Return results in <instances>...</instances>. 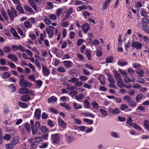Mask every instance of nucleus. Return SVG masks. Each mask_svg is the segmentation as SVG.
Listing matches in <instances>:
<instances>
[{"mask_svg":"<svg viewBox=\"0 0 149 149\" xmlns=\"http://www.w3.org/2000/svg\"><path fill=\"white\" fill-rule=\"evenodd\" d=\"M49 17L52 20H55L57 19V17L56 15L55 14H52L49 15Z\"/></svg>","mask_w":149,"mask_h":149,"instance_id":"64","label":"nucleus"},{"mask_svg":"<svg viewBox=\"0 0 149 149\" xmlns=\"http://www.w3.org/2000/svg\"><path fill=\"white\" fill-rule=\"evenodd\" d=\"M145 127L149 130V121L148 120H145L143 122Z\"/></svg>","mask_w":149,"mask_h":149,"instance_id":"38","label":"nucleus"},{"mask_svg":"<svg viewBox=\"0 0 149 149\" xmlns=\"http://www.w3.org/2000/svg\"><path fill=\"white\" fill-rule=\"evenodd\" d=\"M141 23L143 27H146L149 23V20L147 18L144 17L142 19Z\"/></svg>","mask_w":149,"mask_h":149,"instance_id":"11","label":"nucleus"},{"mask_svg":"<svg viewBox=\"0 0 149 149\" xmlns=\"http://www.w3.org/2000/svg\"><path fill=\"white\" fill-rule=\"evenodd\" d=\"M7 57L9 59L12 60L14 62H16L17 61V58L15 55L9 54L7 56Z\"/></svg>","mask_w":149,"mask_h":149,"instance_id":"13","label":"nucleus"},{"mask_svg":"<svg viewBox=\"0 0 149 149\" xmlns=\"http://www.w3.org/2000/svg\"><path fill=\"white\" fill-rule=\"evenodd\" d=\"M24 25L26 28L28 29L31 28V27L29 22L28 21H26L24 22Z\"/></svg>","mask_w":149,"mask_h":149,"instance_id":"44","label":"nucleus"},{"mask_svg":"<svg viewBox=\"0 0 149 149\" xmlns=\"http://www.w3.org/2000/svg\"><path fill=\"white\" fill-rule=\"evenodd\" d=\"M54 29V27L50 26L49 27L46 29L47 32L49 35V36H51L53 35Z\"/></svg>","mask_w":149,"mask_h":149,"instance_id":"8","label":"nucleus"},{"mask_svg":"<svg viewBox=\"0 0 149 149\" xmlns=\"http://www.w3.org/2000/svg\"><path fill=\"white\" fill-rule=\"evenodd\" d=\"M127 72L130 74L131 76H132L134 72V71L131 68H129L127 69Z\"/></svg>","mask_w":149,"mask_h":149,"instance_id":"54","label":"nucleus"},{"mask_svg":"<svg viewBox=\"0 0 149 149\" xmlns=\"http://www.w3.org/2000/svg\"><path fill=\"white\" fill-rule=\"evenodd\" d=\"M42 140V137H37L31 139L29 140V142L31 143H38Z\"/></svg>","mask_w":149,"mask_h":149,"instance_id":"6","label":"nucleus"},{"mask_svg":"<svg viewBox=\"0 0 149 149\" xmlns=\"http://www.w3.org/2000/svg\"><path fill=\"white\" fill-rule=\"evenodd\" d=\"M132 99L131 97L128 95H126L125 96L124 98V101L127 102L128 103Z\"/></svg>","mask_w":149,"mask_h":149,"instance_id":"39","label":"nucleus"},{"mask_svg":"<svg viewBox=\"0 0 149 149\" xmlns=\"http://www.w3.org/2000/svg\"><path fill=\"white\" fill-rule=\"evenodd\" d=\"M133 121L132 118L131 117H128L127 119V124L129 125H130L132 126L133 123H132Z\"/></svg>","mask_w":149,"mask_h":149,"instance_id":"35","label":"nucleus"},{"mask_svg":"<svg viewBox=\"0 0 149 149\" xmlns=\"http://www.w3.org/2000/svg\"><path fill=\"white\" fill-rule=\"evenodd\" d=\"M10 8V10L9 9L7 10V13L10 20L13 21L14 20V17L17 16V12L13 7H11Z\"/></svg>","mask_w":149,"mask_h":149,"instance_id":"2","label":"nucleus"},{"mask_svg":"<svg viewBox=\"0 0 149 149\" xmlns=\"http://www.w3.org/2000/svg\"><path fill=\"white\" fill-rule=\"evenodd\" d=\"M110 2H109V1L107 0L104 3L103 8V10L106 9L108 6H109Z\"/></svg>","mask_w":149,"mask_h":149,"instance_id":"48","label":"nucleus"},{"mask_svg":"<svg viewBox=\"0 0 149 149\" xmlns=\"http://www.w3.org/2000/svg\"><path fill=\"white\" fill-rule=\"evenodd\" d=\"M79 80V79L74 77L71 79L68 80V82H71L72 83H75L76 82Z\"/></svg>","mask_w":149,"mask_h":149,"instance_id":"49","label":"nucleus"},{"mask_svg":"<svg viewBox=\"0 0 149 149\" xmlns=\"http://www.w3.org/2000/svg\"><path fill=\"white\" fill-rule=\"evenodd\" d=\"M57 100V98L54 96H52L49 98L48 100L49 103H55Z\"/></svg>","mask_w":149,"mask_h":149,"instance_id":"18","label":"nucleus"},{"mask_svg":"<svg viewBox=\"0 0 149 149\" xmlns=\"http://www.w3.org/2000/svg\"><path fill=\"white\" fill-rule=\"evenodd\" d=\"M58 123L59 125L63 128H65L66 126V123L63 119L60 118H59L58 120Z\"/></svg>","mask_w":149,"mask_h":149,"instance_id":"9","label":"nucleus"},{"mask_svg":"<svg viewBox=\"0 0 149 149\" xmlns=\"http://www.w3.org/2000/svg\"><path fill=\"white\" fill-rule=\"evenodd\" d=\"M132 46L134 47H136L137 49H140L142 47V45L141 43L137 42H133L132 44Z\"/></svg>","mask_w":149,"mask_h":149,"instance_id":"12","label":"nucleus"},{"mask_svg":"<svg viewBox=\"0 0 149 149\" xmlns=\"http://www.w3.org/2000/svg\"><path fill=\"white\" fill-rule=\"evenodd\" d=\"M21 99V100L22 101L26 102L30 100V97L29 95H23Z\"/></svg>","mask_w":149,"mask_h":149,"instance_id":"19","label":"nucleus"},{"mask_svg":"<svg viewBox=\"0 0 149 149\" xmlns=\"http://www.w3.org/2000/svg\"><path fill=\"white\" fill-rule=\"evenodd\" d=\"M30 124L31 125V130L32 131V134L33 135H34L35 134V133H36V131H34V121L32 120H30Z\"/></svg>","mask_w":149,"mask_h":149,"instance_id":"26","label":"nucleus"},{"mask_svg":"<svg viewBox=\"0 0 149 149\" xmlns=\"http://www.w3.org/2000/svg\"><path fill=\"white\" fill-rule=\"evenodd\" d=\"M51 137V141L53 143L58 144L59 143L60 138L58 134L56 133L55 134H52Z\"/></svg>","mask_w":149,"mask_h":149,"instance_id":"3","label":"nucleus"},{"mask_svg":"<svg viewBox=\"0 0 149 149\" xmlns=\"http://www.w3.org/2000/svg\"><path fill=\"white\" fill-rule=\"evenodd\" d=\"M74 107L75 109H80L82 107V106L79 104H77V103H74Z\"/></svg>","mask_w":149,"mask_h":149,"instance_id":"52","label":"nucleus"},{"mask_svg":"<svg viewBox=\"0 0 149 149\" xmlns=\"http://www.w3.org/2000/svg\"><path fill=\"white\" fill-rule=\"evenodd\" d=\"M113 72L114 76L116 81L118 80H121L122 79L120 74L116 70L114 71Z\"/></svg>","mask_w":149,"mask_h":149,"instance_id":"10","label":"nucleus"},{"mask_svg":"<svg viewBox=\"0 0 149 149\" xmlns=\"http://www.w3.org/2000/svg\"><path fill=\"white\" fill-rule=\"evenodd\" d=\"M100 111L102 115L104 116H107V113L105 110L102 109H100Z\"/></svg>","mask_w":149,"mask_h":149,"instance_id":"46","label":"nucleus"},{"mask_svg":"<svg viewBox=\"0 0 149 149\" xmlns=\"http://www.w3.org/2000/svg\"><path fill=\"white\" fill-rule=\"evenodd\" d=\"M10 76L9 73L7 72H5L3 74V77L4 79H7L9 78Z\"/></svg>","mask_w":149,"mask_h":149,"instance_id":"51","label":"nucleus"},{"mask_svg":"<svg viewBox=\"0 0 149 149\" xmlns=\"http://www.w3.org/2000/svg\"><path fill=\"white\" fill-rule=\"evenodd\" d=\"M92 105L93 107L96 109H98L99 106L98 104L95 101L94 102L92 103Z\"/></svg>","mask_w":149,"mask_h":149,"instance_id":"57","label":"nucleus"},{"mask_svg":"<svg viewBox=\"0 0 149 149\" xmlns=\"http://www.w3.org/2000/svg\"><path fill=\"white\" fill-rule=\"evenodd\" d=\"M86 55L88 58L89 60H91V56L90 54V52L89 50H86L85 52Z\"/></svg>","mask_w":149,"mask_h":149,"instance_id":"41","label":"nucleus"},{"mask_svg":"<svg viewBox=\"0 0 149 149\" xmlns=\"http://www.w3.org/2000/svg\"><path fill=\"white\" fill-rule=\"evenodd\" d=\"M16 9L21 13H24V10L21 6L20 4L17 6Z\"/></svg>","mask_w":149,"mask_h":149,"instance_id":"31","label":"nucleus"},{"mask_svg":"<svg viewBox=\"0 0 149 149\" xmlns=\"http://www.w3.org/2000/svg\"><path fill=\"white\" fill-rule=\"evenodd\" d=\"M40 123L39 122L37 121L36 123L35 124V128H34V131H36V133L35 134H36L38 130H39L40 128Z\"/></svg>","mask_w":149,"mask_h":149,"instance_id":"24","label":"nucleus"},{"mask_svg":"<svg viewBox=\"0 0 149 149\" xmlns=\"http://www.w3.org/2000/svg\"><path fill=\"white\" fill-rule=\"evenodd\" d=\"M90 28L89 25L87 23H85L82 26V29L83 32L86 33Z\"/></svg>","mask_w":149,"mask_h":149,"instance_id":"7","label":"nucleus"},{"mask_svg":"<svg viewBox=\"0 0 149 149\" xmlns=\"http://www.w3.org/2000/svg\"><path fill=\"white\" fill-rule=\"evenodd\" d=\"M75 138L72 136H68L66 137L67 141L70 143L75 140Z\"/></svg>","mask_w":149,"mask_h":149,"instance_id":"22","label":"nucleus"},{"mask_svg":"<svg viewBox=\"0 0 149 149\" xmlns=\"http://www.w3.org/2000/svg\"><path fill=\"white\" fill-rule=\"evenodd\" d=\"M118 65L121 66H123L127 65L126 61H124L122 59H119L118 61Z\"/></svg>","mask_w":149,"mask_h":149,"instance_id":"23","label":"nucleus"},{"mask_svg":"<svg viewBox=\"0 0 149 149\" xmlns=\"http://www.w3.org/2000/svg\"><path fill=\"white\" fill-rule=\"evenodd\" d=\"M108 79L109 82L111 83H115V81L112 75L109 73L108 74Z\"/></svg>","mask_w":149,"mask_h":149,"instance_id":"27","label":"nucleus"},{"mask_svg":"<svg viewBox=\"0 0 149 149\" xmlns=\"http://www.w3.org/2000/svg\"><path fill=\"white\" fill-rule=\"evenodd\" d=\"M113 59V57L112 56H110L106 58V62L107 63H112Z\"/></svg>","mask_w":149,"mask_h":149,"instance_id":"29","label":"nucleus"},{"mask_svg":"<svg viewBox=\"0 0 149 149\" xmlns=\"http://www.w3.org/2000/svg\"><path fill=\"white\" fill-rule=\"evenodd\" d=\"M64 65L67 68L71 67L73 65V63L69 61H65L63 62Z\"/></svg>","mask_w":149,"mask_h":149,"instance_id":"15","label":"nucleus"},{"mask_svg":"<svg viewBox=\"0 0 149 149\" xmlns=\"http://www.w3.org/2000/svg\"><path fill=\"white\" fill-rule=\"evenodd\" d=\"M63 10V8H59L56 10V15L58 17H59Z\"/></svg>","mask_w":149,"mask_h":149,"instance_id":"42","label":"nucleus"},{"mask_svg":"<svg viewBox=\"0 0 149 149\" xmlns=\"http://www.w3.org/2000/svg\"><path fill=\"white\" fill-rule=\"evenodd\" d=\"M9 87L11 89V91L12 92H14L16 90V88L13 84H11L9 86Z\"/></svg>","mask_w":149,"mask_h":149,"instance_id":"45","label":"nucleus"},{"mask_svg":"<svg viewBox=\"0 0 149 149\" xmlns=\"http://www.w3.org/2000/svg\"><path fill=\"white\" fill-rule=\"evenodd\" d=\"M87 7L85 5H83L81 6H79L77 7V11H80L82 10L86 9Z\"/></svg>","mask_w":149,"mask_h":149,"instance_id":"34","label":"nucleus"},{"mask_svg":"<svg viewBox=\"0 0 149 149\" xmlns=\"http://www.w3.org/2000/svg\"><path fill=\"white\" fill-rule=\"evenodd\" d=\"M84 103L85 104V106H84V108L86 107V108H88L90 107V104L88 100H85L84 102Z\"/></svg>","mask_w":149,"mask_h":149,"instance_id":"61","label":"nucleus"},{"mask_svg":"<svg viewBox=\"0 0 149 149\" xmlns=\"http://www.w3.org/2000/svg\"><path fill=\"white\" fill-rule=\"evenodd\" d=\"M143 97V95L142 94H138L135 98V99L137 102L139 101Z\"/></svg>","mask_w":149,"mask_h":149,"instance_id":"43","label":"nucleus"},{"mask_svg":"<svg viewBox=\"0 0 149 149\" xmlns=\"http://www.w3.org/2000/svg\"><path fill=\"white\" fill-rule=\"evenodd\" d=\"M140 13L142 16L144 17H148V13L146 11V10L143 8L140 9Z\"/></svg>","mask_w":149,"mask_h":149,"instance_id":"17","label":"nucleus"},{"mask_svg":"<svg viewBox=\"0 0 149 149\" xmlns=\"http://www.w3.org/2000/svg\"><path fill=\"white\" fill-rule=\"evenodd\" d=\"M10 31L15 37H19V36L17 35V33L14 28H11Z\"/></svg>","mask_w":149,"mask_h":149,"instance_id":"33","label":"nucleus"},{"mask_svg":"<svg viewBox=\"0 0 149 149\" xmlns=\"http://www.w3.org/2000/svg\"><path fill=\"white\" fill-rule=\"evenodd\" d=\"M28 92L29 90L26 88H22L19 90V93L21 94H26Z\"/></svg>","mask_w":149,"mask_h":149,"instance_id":"20","label":"nucleus"},{"mask_svg":"<svg viewBox=\"0 0 149 149\" xmlns=\"http://www.w3.org/2000/svg\"><path fill=\"white\" fill-rule=\"evenodd\" d=\"M29 2L30 3V5L36 11H38V10L37 6L33 0H29Z\"/></svg>","mask_w":149,"mask_h":149,"instance_id":"16","label":"nucleus"},{"mask_svg":"<svg viewBox=\"0 0 149 149\" xmlns=\"http://www.w3.org/2000/svg\"><path fill=\"white\" fill-rule=\"evenodd\" d=\"M43 74L45 76H48L50 74V70L47 67L43 65H42Z\"/></svg>","mask_w":149,"mask_h":149,"instance_id":"5","label":"nucleus"},{"mask_svg":"<svg viewBox=\"0 0 149 149\" xmlns=\"http://www.w3.org/2000/svg\"><path fill=\"white\" fill-rule=\"evenodd\" d=\"M111 137H113L114 138H118L119 137L118 135L115 132H112L111 134Z\"/></svg>","mask_w":149,"mask_h":149,"instance_id":"59","label":"nucleus"},{"mask_svg":"<svg viewBox=\"0 0 149 149\" xmlns=\"http://www.w3.org/2000/svg\"><path fill=\"white\" fill-rule=\"evenodd\" d=\"M81 114L84 115L85 117L89 116L93 118H95V116L93 114L87 111L84 113H81Z\"/></svg>","mask_w":149,"mask_h":149,"instance_id":"21","label":"nucleus"},{"mask_svg":"<svg viewBox=\"0 0 149 149\" xmlns=\"http://www.w3.org/2000/svg\"><path fill=\"white\" fill-rule=\"evenodd\" d=\"M6 149H12L14 147V146L10 143L9 144H7L5 145Z\"/></svg>","mask_w":149,"mask_h":149,"instance_id":"60","label":"nucleus"},{"mask_svg":"<svg viewBox=\"0 0 149 149\" xmlns=\"http://www.w3.org/2000/svg\"><path fill=\"white\" fill-rule=\"evenodd\" d=\"M41 111L39 109L36 110L34 113V116L38 120L41 117Z\"/></svg>","mask_w":149,"mask_h":149,"instance_id":"14","label":"nucleus"},{"mask_svg":"<svg viewBox=\"0 0 149 149\" xmlns=\"http://www.w3.org/2000/svg\"><path fill=\"white\" fill-rule=\"evenodd\" d=\"M108 113L110 114L114 115H118L120 112L119 109L117 107L114 108L109 107L108 108Z\"/></svg>","mask_w":149,"mask_h":149,"instance_id":"4","label":"nucleus"},{"mask_svg":"<svg viewBox=\"0 0 149 149\" xmlns=\"http://www.w3.org/2000/svg\"><path fill=\"white\" fill-rule=\"evenodd\" d=\"M24 8L27 12H29L31 14H33V11L30 6L26 5L24 6Z\"/></svg>","mask_w":149,"mask_h":149,"instance_id":"25","label":"nucleus"},{"mask_svg":"<svg viewBox=\"0 0 149 149\" xmlns=\"http://www.w3.org/2000/svg\"><path fill=\"white\" fill-rule=\"evenodd\" d=\"M84 97V95L79 93L78 95H76L75 97V98L77 100H81Z\"/></svg>","mask_w":149,"mask_h":149,"instance_id":"37","label":"nucleus"},{"mask_svg":"<svg viewBox=\"0 0 149 149\" xmlns=\"http://www.w3.org/2000/svg\"><path fill=\"white\" fill-rule=\"evenodd\" d=\"M128 104L131 107H135L137 105V104L135 103V102L132 100L128 103Z\"/></svg>","mask_w":149,"mask_h":149,"instance_id":"36","label":"nucleus"},{"mask_svg":"<svg viewBox=\"0 0 149 149\" xmlns=\"http://www.w3.org/2000/svg\"><path fill=\"white\" fill-rule=\"evenodd\" d=\"M128 106L125 104H123L120 105V108L122 110H124L125 109H127Z\"/></svg>","mask_w":149,"mask_h":149,"instance_id":"58","label":"nucleus"},{"mask_svg":"<svg viewBox=\"0 0 149 149\" xmlns=\"http://www.w3.org/2000/svg\"><path fill=\"white\" fill-rule=\"evenodd\" d=\"M116 81L118 83L117 84V85L120 87L122 88L123 86H125V85L124 84L123 79H121V80H117Z\"/></svg>","mask_w":149,"mask_h":149,"instance_id":"30","label":"nucleus"},{"mask_svg":"<svg viewBox=\"0 0 149 149\" xmlns=\"http://www.w3.org/2000/svg\"><path fill=\"white\" fill-rule=\"evenodd\" d=\"M18 143V140L15 138L11 140L10 142V143L12 144V145H13L14 146H15V145L17 144Z\"/></svg>","mask_w":149,"mask_h":149,"instance_id":"47","label":"nucleus"},{"mask_svg":"<svg viewBox=\"0 0 149 149\" xmlns=\"http://www.w3.org/2000/svg\"><path fill=\"white\" fill-rule=\"evenodd\" d=\"M132 126L134 128H135L137 130H141V128L139 126L137 125L135 123H133Z\"/></svg>","mask_w":149,"mask_h":149,"instance_id":"62","label":"nucleus"},{"mask_svg":"<svg viewBox=\"0 0 149 149\" xmlns=\"http://www.w3.org/2000/svg\"><path fill=\"white\" fill-rule=\"evenodd\" d=\"M18 105L20 106L23 108H25L27 107V104L25 103H23L20 102H18Z\"/></svg>","mask_w":149,"mask_h":149,"instance_id":"50","label":"nucleus"},{"mask_svg":"<svg viewBox=\"0 0 149 149\" xmlns=\"http://www.w3.org/2000/svg\"><path fill=\"white\" fill-rule=\"evenodd\" d=\"M34 82L36 83L40 87L42 85V81L41 80L34 81Z\"/></svg>","mask_w":149,"mask_h":149,"instance_id":"63","label":"nucleus"},{"mask_svg":"<svg viewBox=\"0 0 149 149\" xmlns=\"http://www.w3.org/2000/svg\"><path fill=\"white\" fill-rule=\"evenodd\" d=\"M99 80L100 83L103 85H105V79L104 77L103 76H100L99 77Z\"/></svg>","mask_w":149,"mask_h":149,"instance_id":"28","label":"nucleus"},{"mask_svg":"<svg viewBox=\"0 0 149 149\" xmlns=\"http://www.w3.org/2000/svg\"><path fill=\"white\" fill-rule=\"evenodd\" d=\"M76 70H75V69H74L73 70H70L69 71H68V73L69 75L74 76V74H76Z\"/></svg>","mask_w":149,"mask_h":149,"instance_id":"56","label":"nucleus"},{"mask_svg":"<svg viewBox=\"0 0 149 149\" xmlns=\"http://www.w3.org/2000/svg\"><path fill=\"white\" fill-rule=\"evenodd\" d=\"M3 51L6 53H9L10 51V47L8 46H5L3 48Z\"/></svg>","mask_w":149,"mask_h":149,"instance_id":"55","label":"nucleus"},{"mask_svg":"<svg viewBox=\"0 0 149 149\" xmlns=\"http://www.w3.org/2000/svg\"><path fill=\"white\" fill-rule=\"evenodd\" d=\"M136 72L139 74V75L138 76V77H142L143 76V74L144 72L143 70L140 69L136 71Z\"/></svg>","mask_w":149,"mask_h":149,"instance_id":"32","label":"nucleus"},{"mask_svg":"<svg viewBox=\"0 0 149 149\" xmlns=\"http://www.w3.org/2000/svg\"><path fill=\"white\" fill-rule=\"evenodd\" d=\"M47 8L48 9H51L52 8L54 7V6L52 2H48L47 3Z\"/></svg>","mask_w":149,"mask_h":149,"instance_id":"53","label":"nucleus"},{"mask_svg":"<svg viewBox=\"0 0 149 149\" xmlns=\"http://www.w3.org/2000/svg\"><path fill=\"white\" fill-rule=\"evenodd\" d=\"M19 76V84L21 87H30L32 86V83L25 80L24 77L23 75L21 74Z\"/></svg>","mask_w":149,"mask_h":149,"instance_id":"1","label":"nucleus"},{"mask_svg":"<svg viewBox=\"0 0 149 149\" xmlns=\"http://www.w3.org/2000/svg\"><path fill=\"white\" fill-rule=\"evenodd\" d=\"M47 128L44 125H42L41 128V130L42 132L44 133H46L48 131Z\"/></svg>","mask_w":149,"mask_h":149,"instance_id":"40","label":"nucleus"}]
</instances>
